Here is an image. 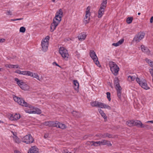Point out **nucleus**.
<instances>
[{
    "instance_id": "obj_1",
    "label": "nucleus",
    "mask_w": 153,
    "mask_h": 153,
    "mask_svg": "<svg viewBox=\"0 0 153 153\" xmlns=\"http://www.w3.org/2000/svg\"><path fill=\"white\" fill-rule=\"evenodd\" d=\"M13 99L16 102H17L19 105L22 106L28 107L29 108H31L33 110V111L31 112L32 113V114H39L42 113L40 109L38 108H35L31 105L29 104L22 98H19L17 96H15L13 97Z\"/></svg>"
},
{
    "instance_id": "obj_2",
    "label": "nucleus",
    "mask_w": 153,
    "mask_h": 153,
    "mask_svg": "<svg viewBox=\"0 0 153 153\" xmlns=\"http://www.w3.org/2000/svg\"><path fill=\"white\" fill-rule=\"evenodd\" d=\"M63 16V11L62 9L57 11L55 14V16L53 19V21L51 23L50 27V31L53 32L56 29L57 26L62 20Z\"/></svg>"
},
{
    "instance_id": "obj_3",
    "label": "nucleus",
    "mask_w": 153,
    "mask_h": 153,
    "mask_svg": "<svg viewBox=\"0 0 153 153\" xmlns=\"http://www.w3.org/2000/svg\"><path fill=\"white\" fill-rule=\"evenodd\" d=\"M90 104L92 106L94 107L107 109L108 110H111V107L109 105L97 101H92L91 102Z\"/></svg>"
},
{
    "instance_id": "obj_4",
    "label": "nucleus",
    "mask_w": 153,
    "mask_h": 153,
    "mask_svg": "<svg viewBox=\"0 0 153 153\" xmlns=\"http://www.w3.org/2000/svg\"><path fill=\"white\" fill-rule=\"evenodd\" d=\"M59 53L65 60H68L69 56L68 51L65 48L63 47H60L59 49Z\"/></svg>"
},
{
    "instance_id": "obj_5",
    "label": "nucleus",
    "mask_w": 153,
    "mask_h": 153,
    "mask_svg": "<svg viewBox=\"0 0 153 153\" xmlns=\"http://www.w3.org/2000/svg\"><path fill=\"white\" fill-rule=\"evenodd\" d=\"M14 80L16 82V83L22 89L25 91H28L29 90L30 86L25 82H24L22 80L19 79L17 78H15Z\"/></svg>"
},
{
    "instance_id": "obj_6",
    "label": "nucleus",
    "mask_w": 153,
    "mask_h": 153,
    "mask_svg": "<svg viewBox=\"0 0 153 153\" xmlns=\"http://www.w3.org/2000/svg\"><path fill=\"white\" fill-rule=\"evenodd\" d=\"M14 80L16 82V83L22 89L25 91H28L29 90L30 86L25 82H24L22 80L19 79L17 78H15Z\"/></svg>"
},
{
    "instance_id": "obj_7",
    "label": "nucleus",
    "mask_w": 153,
    "mask_h": 153,
    "mask_svg": "<svg viewBox=\"0 0 153 153\" xmlns=\"http://www.w3.org/2000/svg\"><path fill=\"white\" fill-rule=\"evenodd\" d=\"M14 80L16 82V83L22 89L25 91H28L29 90L30 86L25 82H24L22 80L19 79L17 78H15Z\"/></svg>"
},
{
    "instance_id": "obj_8",
    "label": "nucleus",
    "mask_w": 153,
    "mask_h": 153,
    "mask_svg": "<svg viewBox=\"0 0 153 153\" xmlns=\"http://www.w3.org/2000/svg\"><path fill=\"white\" fill-rule=\"evenodd\" d=\"M49 39V36H47L45 38L43 39L41 41V49L42 51L44 52H46L48 50Z\"/></svg>"
},
{
    "instance_id": "obj_9",
    "label": "nucleus",
    "mask_w": 153,
    "mask_h": 153,
    "mask_svg": "<svg viewBox=\"0 0 153 153\" xmlns=\"http://www.w3.org/2000/svg\"><path fill=\"white\" fill-rule=\"evenodd\" d=\"M109 65L112 73L115 75H117L119 70L118 66L114 62L112 61L110 62Z\"/></svg>"
},
{
    "instance_id": "obj_10",
    "label": "nucleus",
    "mask_w": 153,
    "mask_h": 153,
    "mask_svg": "<svg viewBox=\"0 0 153 153\" xmlns=\"http://www.w3.org/2000/svg\"><path fill=\"white\" fill-rule=\"evenodd\" d=\"M136 80L142 88L146 90L149 89L150 88L148 85L147 82L145 79L137 77Z\"/></svg>"
},
{
    "instance_id": "obj_11",
    "label": "nucleus",
    "mask_w": 153,
    "mask_h": 153,
    "mask_svg": "<svg viewBox=\"0 0 153 153\" xmlns=\"http://www.w3.org/2000/svg\"><path fill=\"white\" fill-rule=\"evenodd\" d=\"M90 55L95 64L98 67H100L101 65L100 64L98 60V58L95 52L93 50H91L90 52Z\"/></svg>"
},
{
    "instance_id": "obj_12",
    "label": "nucleus",
    "mask_w": 153,
    "mask_h": 153,
    "mask_svg": "<svg viewBox=\"0 0 153 153\" xmlns=\"http://www.w3.org/2000/svg\"><path fill=\"white\" fill-rule=\"evenodd\" d=\"M22 141L27 144H29L33 143L34 140L32 136L30 134L25 136L22 138Z\"/></svg>"
},
{
    "instance_id": "obj_13",
    "label": "nucleus",
    "mask_w": 153,
    "mask_h": 153,
    "mask_svg": "<svg viewBox=\"0 0 153 153\" xmlns=\"http://www.w3.org/2000/svg\"><path fill=\"white\" fill-rule=\"evenodd\" d=\"M145 33L140 32L137 34L134 38L133 41L137 43L140 42L144 37Z\"/></svg>"
},
{
    "instance_id": "obj_14",
    "label": "nucleus",
    "mask_w": 153,
    "mask_h": 153,
    "mask_svg": "<svg viewBox=\"0 0 153 153\" xmlns=\"http://www.w3.org/2000/svg\"><path fill=\"white\" fill-rule=\"evenodd\" d=\"M90 7L88 6L86 9L85 12V17L84 19V22L85 23H88L90 19L91 13L90 12Z\"/></svg>"
},
{
    "instance_id": "obj_15",
    "label": "nucleus",
    "mask_w": 153,
    "mask_h": 153,
    "mask_svg": "<svg viewBox=\"0 0 153 153\" xmlns=\"http://www.w3.org/2000/svg\"><path fill=\"white\" fill-rule=\"evenodd\" d=\"M20 118V115L19 114L15 113L14 114H10L9 116V119L12 121H16Z\"/></svg>"
},
{
    "instance_id": "obj_16",
    "label": "nucleus",
    "mask_w": 153,
    "mask_h": 153,
    "mask_svg": "<svg viewBox=\"0 0 153 153\" xmlns=\"http://www.w3.org/2000/svg\"><path fill=\"white\" fill-rule=\"evenodd\" d=\"M54 127L59 128L62 129H65L67 127L64 124L57 121L55 122Z\"/></svg>"
},
{
    "instance_id": "obj_17",
    "label": "nucleus",
    "mask_w": 153,
    "mask_h": 153,
    "mask_svg": "<svg viewBox=\"0 0 153 153\" xmlns=\"http://www.w3.org/2000/svg\"><path fill=\"white\" fill-rule=\"evenodd\" d=\"M29 76L35 78L39 81H41L42 79V78L39 77L38 74L36 73H33L30 71Z\"/></svg>"
},
{
    "instance_id": "obj_18",
    "label": "nucleus",
    "mask_w": 153,
    "mask_h": 153,
    "mask_svg": "<svg viewBox=\"0 0 153 153\" xmlns=\"http://www.w3.org/2000/svg\"><path fill=\"white\" fill-rule=\"evenodd\" d=\"M28 153H39V150L36 146H34L29 149Z\"/></svg>"
},
{
    "instance_id": "obj_19",
    "label": "nucleus",
    "mask_w": 153,
    "mask_h": 153,
    "mask_svg": "<svg viewBox=\"0 0 153 153\" xmlns=\"http://www.w3.org/2000/svg\"><path fill=\"white\" fill-rule=\"evenodd\" d=\"M100 143L101 146L107 145L110 146L112 145L110 141L104 139L100 140Z\"/></svg>"
},
{
    "instance_id": "obj_20",
    "label": "nucleus",
    "mask_w": 153,
    "mask_h": 153,
    "mask_svg": "<svg viewBox=\"0 0 153 153\" xmlns=\"http://www.w3.org/2000/svg\"><path fill=\"white\" fill-rule=\"evenodd\" d=\"M141 48L142 51L143 52L149 55H151L150 53V51L147 47L143 45H142L141 46Z\"/></svg>"
},
{
    "instance_id": "obj_21",
    "label": "nucleus",
    "mask_w": 153,
    "mask_h": 153,
    "mask_svg": "<svg viewBox=\"0 0 153 153\" xmlns=\"http://www.w3.org/2000/svg\"><path fill=\"white\" fill-rule=\"evenodd\" d=\"M86 36V33L85 32H82L79 35L78 38L79 41H82L85 39Z\"/></svg>"
},
{
    "instance_id": "obj_22",
    "label": "nucleus",
    "mask_w": 153,
    "mask_h": 153,
    "mask_svg": "<svg viewBox=\"0 0 153 153\" xmlns=\"http://www.w3.org/2000/svg\"><path fill=\"white\" fill-rule=\"evenodd\" d=\"M117 91V96L121 100V90L122 88L120 86L117 87H115Z\"/></svg>"
},
{
    "instance_id": "obj_23",
    "label": "nucleus",
    "mask_w": 153,
    "mask_h": 153,
    "mask_svg": "<svg viewBox=\"0 0 153 153\" xmlns=\"http://www.w3.org/2000/svg\"><path fill=\"white\" fill-rule=\"evenodd\" d=\"M54 123L55 122L54 121H46L42 123V124L49 127H54Z\"/></svg>"
},
{
    "instance_id": "obj_24",
    "label": "nucleus",
    "mask_w": 153,
    "mask_h": 153,
    "mask_svg": "<svg viewBox=\"0 0 153 153\" xmlns=\"http://www.w3.org/2000/svg\"><path fill=\"white\" fill-rule=\"evenodd\" d=\"M73 83L74 89L76 91L78 90L79 87V84L78 81L77 80H74L73 81Z\"/></svg>"
},
{
    "instance_id": "obj_25",
    "label": "nucleus",
    "mask_w": 153,
    "mask_h": 153,
    "mask_svg": "<svg viewBox=\"0 0 153 153\" xmlns=\"http://www.w3.org/2000/svg\"><path fill=\"white\" fill-rule=\"evenodd\" d=\"M104 12L105 9L100 8L98 10V17L99 18L102 17L104 14Z\"/></svg>"
},
{
    "instance_id": "obj_26",
    "label": "nucleus",
    "mask_w": 153,
    "mask_h": 153,
    "mask_svg": "<svg viewBox=\"0 0 153 153\" xmlns=\"http://www.w3.org/2000/svg\"><path fill=\"white\" fill-rule=\"evenodd\" d=\"M124 41V39L123 38L119 40L116 43H113L112 44V45L115 47H117L121 45Z\"/></svg>"
},
{
    "instance_id": "obj_27",
    "label": "nucleus",
    "mask_w": 153,
    "mask_h": 153,
    "mask_svg": "<svg viewBox=\"0 0 153 153\" xmlns=\"http://www.w3.org/2000/svg\"><path fill=\"white\" fill-rule=\"evenodd\" d=\"M91 146H101L100 140L97 141H92L90 142Z\"/></svg>"
},
{
    "instance_id": "obj_28",
    "label": "nucleus",
    "mask_w": 153,
    "mask_h": 153,
    "mask_svg": "<svg viewBox=\"0 0 153 153\" xmlns=\"http://www.w3.org/2000/svg\"><path fill=\"white\" fill-rule=\"evenodd\" d=\"M98 111L102 117H103L104 119H107V117L104 113V111L102 110L101 109H98Z\"/></svg>"
},
{
    "instance_id": "obj_29",
    "label": "nucleus",
    "mask_w": 153,
    "mask_h": 153,
    "mask_svg": "<svg viewBox=\"0 0 153 153\" xmlns=\"http://www.w3.org/2000/svg\"><path fill=\"white\" fill-rule=\"evenodd\" d=\"M143 124L140 121H134V126H137L138 127L142 128Z\"/></svg>"
},
{
    "instance_id": "obj_30",
    "label": "nucleus",
    "mask_w": 153,
    "mask_h": 153,
    "mask_svg": "<svg viewBox=\"0 0 153 153\" xmlns=\"http://www.w3.org/2000/svg\"><path fill=\"white\" fill-rule=\"evenodd\" d=\"M134 120H129L126 122V124L129 126L131 127L134 126Z\"/></svg>"
},
{
    "instance_id": "obj_31",
    "label": "nucleus",
    "mask_w": 153,
    "mask_h": 153,
    "mask_svg": "<svg viewBox=\"0 0 153 153\" xmlns=\"http://www.w3.org/2000/svg\"><path fill=\"white\" fill-rule=\"evenodd\" d=\"M107 4V0H103L101 4L100 5V8L105 9Z\"/></svg>"
},
{
    "instance_id": "obj_32",
    "label": "nucleus",
    "mask_w": 153,
    "mask_h": 153,
    "mask_svg": "<svg viewBox=\"0 0 153 153\" xmlns=\"http://www.w3.org/2000/svg\"><path fill=\"white\" fill-rule=\"evenodd\" d=\"M119 80L117 77L115 78L114 80V83L115 85V88L120 86L119 83Z\"/></svg>"
},
{
    "instance_id": "obj_33",
    "label": "nucleus",
    "mask_w": 153,
    "mask_h": 153,
    "mask_svg": "<svg viewBox=\"0 0 153 153\" xmlns=\"http://www.w3.org/2000/svg\"><path fill=\"white\" fill-rule=\"evenodd\" d=\"M72 114L75 117L78 118L80 117V114L76 111H73L72 112Z\"/></svg>"
},
{
    "instance_id": "obj_34",
    "label": "nucleus",
    "mask_w": 153,
    "mask_h": 153,
    "mask_svg": "<svg viewBox=\"0 0 153 153\" xmlns=\"http://www.w3.org/2000/svg\"><path fill=\"white\" fill-rule=\"evenodd\" d=\"M136 78L134 76L130 75L128 77V80L129 82H131L134 81Z\"/></svg>"
},
{
    "instance_id": "obj_35",
    "label": "nucleus",
    "mask_w": 153,
    "mask_h": 153,
    "mask_svg": "<svg viewBox=\"0 0 153 153\" xmlns=\"http://www.w3.org/2000/svg\"><path fill=\"white\" fill-rule=\"evenodd\" d=\"M145 60L149 65L153 68V62L147 58Z\"/></svg>"
},
{
    "instance_id": "obj_36",
    "label": "nucleus",
    "mask_w": 153,
    "mask_h": 153,
    "mask_svg": "<svg viewBox=\"0 0 153 153\" xmlns=\"http://www.w3.org/2000/svg\"><path fill=\"white\" fill-rule=\"evenodd\" d=\"M14 140L15 142L17 143H19L21 142V140L19 139L16 136H13Z\"/></svg>"
},
{
    "instance_id": "obj_37",
    "label": "nucleus",
    "mask_w": 153,
    "mask_h": 153,
    "mask_svg": "<svg viewBox=\"0 0 153 153\" xmlns=\"http://www.w3.org/2000/svg\"><path fill=\"white\" fill-rule=\"evenodd\" d=\"M27 107V108H26L25 109V111L27 113L31 114H32V113H31V112L33 111V109H32L31 108H29L28 107Z\"/></svg>"
},
{
    "instance_id": "obj_38",
    "label": "nucleus",
    "mask_w": 153,
    "mask_h": 153,
    "mask_svg": "<svg viewBox=\"0 0 153 153\" xmlns=\"http://www.w3.org/2000/svg\"><path fill=\"white\" fill-rule=\"evenodd\" d=\"M133 18L132 17H128L126 19V22L128 24H131Z\"/></svg>"
},
{
    "instance_id": "obj_39",
    "label": "nucleus",
    "mask_w": 153,
    "mask_h": 153,
    "mask_svg": "<svg viewBox=\"0 0 153 153\" xmlns=\"http://www.w3.org/2000/svg\"><path fill=\"white\" fill-rule=\"evenodd\" d=\"M142 128H144L147 129H150L151 128V126H149L147 125L143 124V126Z\"/></svg>"
},
{
    "instance_id": "obj_40",
    "label": "nucleus",
    "mask_w": 153,
    "mask_h": 153,
    "mask_svg": "<svg viewBox=\"0 0 153 153\" xmlns=\"http://www.w3.org/2000/svg\"><path fill=\"white\" fill-rule=\"evenodd\" d=\"M98 137V138H95V140H98L99 139H101L102 138V136H101V134H97L95 136V137Z\"/></svg>"
},
{
    "instance_id": "obj_41",
    "label": "nucleus",
    "mask_w": 153,
    "mask_h": 153,
    "mask_svg": "<svg viewBox=\"0 0 153 153\" xmlns=\"http://www.w3.org/2000/svg\"><path fill=\"white\" fill-rule=\"evenodd\" d=\"M26 30L25 28L24 27H21L19 29V31L20 32L24 33Z\"/></svg>"
},
{
    "instance_id": "obj_42",
    "label": "nucleus",
    "mask_w": 153,
    "mask_h": 153,
    "mask_svg": "<svg viewBox=\"0 0 153 153\" xmlns=\"http://www.w3.org/2000/svg\"><path fill=\"white\" fill-rule=\"evenodd\" d=\"M4 66L6 68H13V65L6 64Z\"/></svg>"
},
{
    "instance_id": "obj_43",
    "label": "nucleus",
    "mask_w": 153,
    "mask_h": 153,
    "mask_svg": "<svg viewBox=\"0 0 153 153\" xmlns=\"http://www.w3.org/2000/svg\"><path fill=\"white\" fill-rule=\"evenodd\" d=\"M30 71H23V75H26V76H29V74L30 73Z\"/></svg>"
},
{
    "instance_id": "obj_44",
    "label": "nucleus",
    "mask_w": 153,
    "mask_h": 153,
    "mask_svg": "<svg viewBox=\"0 0 153 153\" xmlns=\"http://www.w3.org/2000/svg\"><path fill=\"white\" fill-rule=\"evenodd\" d=\"M107 98L109 101L111 100L110 98V93L109 92H107L106 93Z\"/></svg>"
},
{
    "instance_id": "obj_45",
    "label": "nucleus",
    "mask_w": 153,
    "mask_h": 153,
    "mask_svg": "<svg viewBox=\"0 0 153 153\" xmlns=\"http://www.w3.org/2000/svg\"><path fill=\"white\" fill-rule=\"evenodd\" d=\"M23 71H21L20 70H17L15 72L19 74L22 75Z\"/></svg>"
},
{
    "instance_id": "obj_46",
    "label": "nucleus",
    "mask_w": 153,
    "mask_h": 153,
    "mask_svg": "<svg viewBox=\"0 0 153 153\" xmlns=\"http://www.w3.org/2000/svg\"><path fill=\"white\" fill-rule=\"evenodd\" d=\"M69 152L67 149H63L62 151V153H69Z\"/></svg>"
},
{
    "instance_id": "obj_47",
    "label": "nucleus",
    "mask_w": 153,
    "mask_h": 153,
    "mask_svg": "<svg viewBox=\"0 0 153 153\" xmlns=\"http://www.w3.org/2000/svg\"><path fill=\"white\" fill-rule=\"evenodd\" d=\"M19 68V67L18 65H13V68Z\"/></svg>"
},
{
    "instance_id": "obj_48",
    "label": "nucleus",
    "mask_w": 153,
    "mask_h": 153,
    "mask_svg": "<svg viewBox=\"0 0 153 153\" xmlns=\"http://www.w3.org/2000/svg\"><path fill=\"white\" fill-rule=\"evenodd\" d=\"M101 136H102V138H106V135L105 134V133L103 134H101Z\"/></svg>"
},
{
    "instance_id": "obj_49",
    "label": "nucleus",
    "mask_w": 153,
    "mask_h": 153,
    "mask_svg": "<svg viewBox=\"0 0 153 153\" xmlns=\"http://www.w3.org/2000/svg\"><path fill=\"white\" fill-rule=\"evenodd\" d=\"M106 135V137H108V138H111V135L108 133H105Z\"/></svg>"
},
{
    "instance_id": "obj_50",
    "label": "nucleus",
    "mask_w": 153,
    "mask_h": 153,
    "mask_svg": "<svg viewBox=\"0 0 153 153\" xmlns=\"http://www.w3.org/2000/svg\"><path fill=\"white\" fill-rule=\"evenodd\" d=\"M7 14L11 15H12L11 12L10 10L7 11Z\"/></svg>"
},
{
    "instance_id": "obj_51",
    "label": "nucleus",
    "mask_w": 153,
    "mask_h": 153,
    "mask_svg": "<svg viewBox=\"0 0 153 153\" xmlns=\"http://www.w3.org/2000/svg\"><path fill=\"white\" fill-rule=\"evenodd\" d=\"M48 137V133H45L44 136V137L45 138H47Z\"/></svg>"
},
{
    "instance_id": "obj_52",
    "label": "nucleus",
    "mask_w": 153,
    "mask_h": 153,
    "mask_svg": "<svg viewBox=\"0 0 153 153\" xmlns=\"http://www.w3.org/2000/svg\"><path fill=\"white\" fill-rule=\"evenodd\" d=\"M76 151V149H74V151H72L71 152H69V153H75Z\"/></svg>"
},
{
    "instance_id": "obj_53",
    "label": "nucleus",
    "mask_w": 153,
    "mask_h": 153,
    "mask_svg": "<svg viewBox=\"0 0 153 153\" xmlns=\"http://www.w3.org/2000/svg\"><path fill=\"white\" fill-rule=\"evenodd\" d=\"M150 22L151 23H152L153 22V16L151 18Z\"/></svg>"
},
{
    "instance_id": "obj_54",
    "label": "nucleus",
    "mask_w": 153,
    "mask_h": 153,
    "mask_svg": "<svg viewBox=\"0 0 153 153\" xmlns=\"http://www.w3.org/2000/svg\"><path fill=\"white\" fill-rule=\"evenodd\" d=\"M11 132L12 133L13 135V136H16L17 134L16 132H14L13 131H11Z\"/></svg>"
},
{
    "instance_id": "obj_55",
    "label": "nucleus",
    "mask_w": 153,
    "mask_h": 153,
    "mask_svg": "<svg viewBox=\"0 0 153 153\" xmlns=\"http://www.w3.org/2000/svg\"><path fill=\"white\" fill-rule=\"evenodd\" d=\"M153 123V120L148 121L146 122V123Z\"/></svg>"
},
{
    "instance_id": "obj_56",
    "label": "nucleus",
    "mask_w": 153,
    "mask_h": 153,
    "mask_svg": "<svg viewBox=\"0 0 153 153\" xmlns=\"http://www.w3.org/2000/svg\"><path fill=\"white\" fill-rule=\"evenodd\" d=\"M5 41L4 39H1L0 40V42H3Z\"/></svg>"
},
{
    "instance_id": "obj_57",
    "label": "nucleus",
    "mask_w": 153,
    "mask_h": 153,
    "mask_svg": "<svg viewBox=\"0 0 153 153\" xmlns=\"http://www.w3.org/2000/svg\"><path fill=\"white\" fill-rule=\"evenodd\" d=\"M23 19V18H22L16 19V21L17 20H22Z\"/></svg>"
},
{
    "instance_id": "obj_58",
    "label": "nucleus",
    "mask_w": 153,
    "mask_h": 153,
    "mask_svg": "<svg viewBox=\"0 0 153 153\" xmlns=\"http://www.w3.org/2000/svg\"><path fill=\"white\" fill-rule=\"evenodd\" d=\"M51 1L54 3H55L56 2V0H51Z\"/></svg>"
},
{
    "instance_id": "obj_59",
    "label": "nucleus",
    "mask_w": 153,
    "mask_h": 153,
    "mask_svg": "<svg viewBox=\"0 0 153 153\" xmlns=\"http://www.w3.org/2000/svg\"><path fill=\"white\" fill-rule=\"evenodd\" d=\"M11 20L13 21H16V19H11Z\"/></svg>"
},
{
    "instance_id": "obj_60",
    "label": "nucleus",
    "mask_w": 153,
    "mask_h": 153,
    "mask_svg": "<svg viewBox=\"0 0 153 153\" xmlns=\"http://www.w3.org/2000/svg\"><path fill=\"white\" fill-rule=\"evenodd\" d=\"M3 70V68H0V71H2Z\"/></svg>"
},
{
    "instance_id": "obj_61",
    "label": "nucleus",
    "mask_w": 153,
    "mask_h": 153,
    "mask_svg": "<svg viewBox=\"0 0 153 153\" xmlns=\"http://www.w3.org/2000/svg\"><path fill=\"white\" fill-rule=\"evenodd\" d=\"M138 15H140V13H138Z\"/></svg>"
},
{
    "instance_id": "obj_62",
    "label": "nucleus",
    "mask_w": 153,
    "mask_h": 153,
    "mask_svg": "<svg viewBox=\"0 0 153 153\" xmlns=\"http://www.w3.org/2000/svg\"><path fill=\"white\" fill-rule=\"evenodd\" d=\"M56 65L58 66H59L56 63H55Z\"/></svg>"
},
{
    "instance_id": "obj_63",
    "label": "nucleus",
    "mask_w": 153,
    "mask_h": 153,
    "mask_svg": "<svg viewBox=\"0 0 153 153\" xmlns=\"http://www.w3.org/2000/svg\"><path fill=\"white\" fill-rule=\"evenodd\" d=\"M121 153V152H120V153Z\"/></svg>"
},
{
    "instance_id": "obj_64",
    "label": "nucleus",
    "mask_w": 153,
    "mask_h": 153,
    "mask_svg": "<svg viewBox=\"0 0 153 153\" xmlns=\"http://www.w3.org/2000/svg\"><path fill=\"white\" fill-rule=\"evenodd\" d=\"M1 122V121L0 120V123Z\"/></svg>"
}]
</instances>
